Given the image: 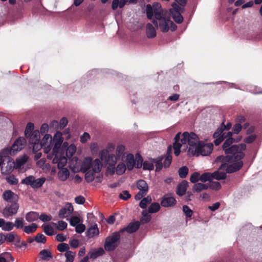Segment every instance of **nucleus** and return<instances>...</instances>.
Here are the masks:
<instances>
[{
    "mask_svg": "<svg viewBox=\"0 0 262 262\" xmlns=\"http://www.w3.org/2000/svg\"><path fill=\"white\" fill-rule=\"evenodd\" d=\"M160 208V206L158 203H152L148 208L149 213H155L158 212Z\"/></svg>",
    "mask_w": 262,
    "mask_h": 262,
    "instance_id": "obj_46",
    "label": "nucleus"
},
{
    "mask_svg": "<svg viewBox=\"0 0 262 262\" xmlns=\"http://www.w3.org/2000/svg\"><path fill=\"white\" fill-rule=\"evenodd\" d=\"M104 252L102 248L93 249L89 252V258L95 259L102 255Z\"/></svg>",
    "mask_w": 262,
    "mask_h": 262,
    "instance_id": "obj_25",
    "label": "nucleus"
},
{
    "mask_svg": "<svg viewBox=\"0 0 262 262\" xmlns=\"http://www.w3.org/2000/svg\"><path fill=\"white\" fill-rule=\"evenodd\" d=\"M213 145L211 143H207L201 141L196 147V151L193 156L200 155L206 156L209 155L213 149Z\"/></svg>",
    "mask_w": 262,
    "mask_h": 262,
    "instance_id": "obj_9",
    "label": "nucleus"
},
{
    "mask_svg": "<svg viewBox=\"0 0 262 262\" xmlns=\"http://www.w3.org/2000/svg\"><path fill=\"white\" fill-rule=\"evenodd\" d=\"M85 226L82 224H79L76 226L75 230L78 233H81L84 231Z\"/></svg>",
    "mask_w": 262,
    "mask_h": 262,
    "instance_id": "obj_61",
    "label": "nucleus"
},
{
    "mask_svg": "<svg viewBox=\"0 0 262 262\" xmlns=\"http://www.w3.org/2000/svg\"><path fill=\"white\" fill-rule=\"evenodd\" d=\"M59 169L60 170L57 174L59 180L61 181H66L70 176V172L69 170L64 167Z\"/></svg>",
    "mask_w": 262,
    "mask_h": 262,
    "instance_id": "obj_21",
    "label": "nucleus"
},
{
    "mask_svg": "<svg viewBox=\"0 0 262 262\" xmlns=\"http://www.w3.org/2000/svg\"><path fill=\"white\" fill-rule=\"evenodd\" d=\"M7 181L10 184L16 185L18 183V180L14 175H10L6 178Z\"/></svg>",
    "mask_w": 262,
    "mask_h": 262,
    "instance_id": "obj_54",
    "label": "nucleus"
},
{
    "mask_svg": "<svg viewBox=\"0 0 262 262\" xmlns=\"http://www.w3.org/2000/svg\"><path fill=\"white\" fill-rule=\"evenodd\" d=\"M14 226L17 229H21L24 226V221L23 219H16L15 221Z\"/></svg>",
    "mask_w": 262,
    "mask_h": 262,
    "instance_id": "obj_59",
    "label": "nucleus"
},
{
    "mask_svg": "<svg viewBox=\"0 0 262 262\" xmlns=\"http://www.w3.org/2000/svg\"><path fill=\"white\" fill-rule=\"evenodd\" d=\"M183 210L185 215L188 217L191 216L192 214V211L189 208V207L186 205H184L183 207Z\"/></svg>",
    "mask_w": 262,
    "mask_h": 262,
    "instance_id": "obj_62",
    "label": "nucleus"
},
{
    "mask_svg": "<svg viewBox=\"0 0 262 262\" xmlns=\"http://www.w3.org/2000/svg\"><path fill=\"white\" fill-rule=\"evenodd\" d=\"M14 224L10 222H6L4 219H0V227L4 231H9L13 229Z\"/></svg>",
    "mask_w": 262,
    "mask_h": 262,
    "instance_id": "obj_24",
    "label": "nucleus"
},
{
    "mask_svg": "<svg viewBox=\"0 0 262 262\" xmlns=\"http://www.w3.org/2000/svg\"><path fill=\"white\" fill-rule=\"evenodd\" d=\"M28 159V156L24 155L17 158L16 160L15 168L21 170V166L24 165Z\"/></svg>",
    "mask_w": 262,
    "mask_h": 262,
    "instance_id": "obj_27",
    "label": "nucleus"
},
{
    "mask_svg": "<svg viewBox=\"0 0 262 262\" xmlns=\"http://www.w3.org/2000/svg\"><path fill=\"white\" fill-rule=\"evenodd\" d=\"M151 202V198L150 196H147L143 198L140 203V207L142 208H146L147 205Z\"/></svg>",
    "mask_w": 262,
    "mask_h": 262,
    "instance_id": "obj_45",
    "label": "nucleus"
},
{
    "mask_svg": "<svg viewBox=\"0 0 262 262\" xmlns=\"http://www.w3.org/2000/svg\"><path fill=\"white\" fill-rule=\"evenodd\" d=\"M135 0H113L112 4V8L116 10L119 7L122 8L127 2L134 3Z\"/></svg>",
    "mask_w": 262,
    "mask_h": 262,
    "instance_id": "obj_23",
    "label": "nucleus"
},
{
    "mask_svg": "<svg viewBox=\"0 0 262 262\" xmlns=\"http://www.w3.org/2000/svg\"><path fill=\"white\" fill-rule=\"evenodd\" d=\"M73 207L71 204L67 203L64 207L61 208L58 212V216L59 218L64 219L68 217L73 212Z\"/></svg>",
    "mask_w": 262,
    "mask_h": 262,
    "instance_id": "obj_17",
    "label": "nucleus"
},
{
    "mask_svg": "<svg viewBox=\"0 0 262 262\" xmlns=\"http://www.w3.org/2000/svg\"><path fill=\"white\" fill-rule=\"evenodd\" d=\"M35 241L37 243H44L46 241V238L44 235L40 234L36 235Z\"/></svg>",
    "mask_w": 262,
    "mask_h": 262,
    "instance_id": "obj_63",
    "label": "nucleus"
},
{
    "mask_svg": "<svg viewBox=\"0 0 262 262\" xmlns=\"http://www.w3.org/2000/svg\"><path fill=\"white\" fill-rule=\"evenodd\" d=\"M137 187L140 190L139 191L147 194L148 190V187L147 184L145 181L143 180H139L137 183Z\"/></svg>",
    "mask_w": 262,
    "mask_h": 262,
    "instance_id": "obj_28",
    "label": "nucleus"
},
{
    "mask_svg": "<svg viewBox=\"0 0 262 262\" xmlns=\"http://www.w3.org/2000/svg\"><path fill=\"white\" fill-rule=\"evenodd\" d=\"M57 249L60 252L69 251V246L68 244L62 243L57 246Z\"/></svg>",
    "mask_w": 262,
    "mask_h": 262,
    "instance_id": "obj_53",
    "label": "nucleus"
},
{
    "mask_svg": "<svg viewBox=\"0 0 262 262\" xmlns=\"http://www.w3.org/2000/svg\"><path fill=\"white\" fill-rule=\"evenodd\" d=\"M37 228V225L35 223H32L30 225L25 226L24 231L27 234H30L34 232Z\"/></svg>",
    "mask_w": 262,
    "mask_h": 262,
    "instance_id": "obj_37",
    "label": "nucleus"
},
{
    "mask_svg": "<svg viewBox=\"0 0 262 262\" xmlns=\"http://www.w3.org/2000/svg\"><path fill=\"white\" fill-rule=\"evenodd\" d=\"M188 172V168L186 166H183L179 170V174L181 178L186 177Z\"/></svg>",
    "mask_w": 262,
    "mask_h": 262,
    "instance_id": "obj_51",
    "label": "nucleus"
},
{
    "mask_svg": "<svg viewBox=\"0 0 262 262\" xmlns=\"http://www.w3.org/2000/svg\"><path fill=\"white\" fill-rule=\"evenodd\" d=\"M19 205L16 203L6 206L2 211V214L6 217L12 216L16 214L19 209Z\"/></svg>",
    "mask_w": 262,
    "mask_h": 262,
    "instance_id": "obj_14",
    "label": "nucleus"
},
{
    "mask_svg": "<svg viewBox=\"0 0 262 262\" xmlns=\"http://www.w3.org/2000/svg\"><path fill=\"white\" fill-rule=\"evenodd\" d=\"M100 160L108 165L107 172L113 174L115 171V165L118 158L114 154H109L107 150H101L99 154Z\"/></svg>",
    "mask_w": 262,
    "mask_h": 262,
    "instance_id": "obj_5",
    "label": "nucleus"
},
{
    "mask_svg": "<svg viewBox=\"0 0 262 262\" xmlns=\"http://www.w3.org/2000/svg\"><path fill=\"white\" fill-rule=\"evenodd\" d=\"M209 187L211 188L212 189L214 190H219L221 188V186L218 182H212L210 181L209 184L208 185Z\"/></svg>",
    "mask_w": 262,
    "mask_h": 262,
    "instance_id": "obj_56",
    "label": "nucleus"
},
{
    "mask_svg": "<svg viewBox=\"0 0 262 262\" xmlns=\"http://www.w3.org/2000/svg\"><path fill=\"white\" fill-rule=\"evenodd\" d=\"M63 142V138L61 132H57L54 136L53 143L54 144V147L53 151L61 150V146Z\"/></svg>",
    "mask_w": 262,
    "mask_h": 262,
    "instance_id": "obj_19",
    "label": "nucleus"
},
{
    "mask_svg": "<svg viewBox=\"0 0 262 262\" xmlns=\"http://www.w3.org/2000/svg\"><path fill=\"white\" fill-rule=\"evenodd\" d=\"M39 218V214L36 212L31 211L26 214V220L28 222L36 221Z\"/></svg>",
    "mask_w": 262,
    "mask_h": 262,
    "instance_id": "obj_30",
    "label": "nucleus"
},
{
    "mask_svg": "<svg viewBox=\"0 0 262 262\" xmlns=\"http://www.w3.org/2000/svg\"><path fill=\"white\" fill-rule=\"evenodd\" d=\"M126 169L127 167L126 166L125 164L122 161L119 163L116 168H115V171H116L117 174L121 175L125 172Z\"/></svg>",
    "mask_w": 262,
    "mask_h": 262,
    "instance_id": "obj_33",
    "label": "nucleus"
},
{
    "mask_svg": "<svg viewBox=\"0 0 262 262\" xmlns=\"http://www.w3.org/2000/svg\"><path fill=\"white\" fill-rule=\"evenodd\" d=\"M26 141L25 138L20 137L18 138L13 143L11 148H5V150H8V154L10 156L15 155L18 151L23 149L26 145Z\"/></svg>",
    "mask_w": 262,
    "mask_h": 262,
    "instance_id": "obj_12",
    "label": "nucleus"
},
{
    "mask_svg": "<svg viewBox=\"0 0 262 262\" xmlns=\"http://www.w3.org/2000/svg\"><path fill=\"white\" fill-rule=\"evenodd\" d=\"M122 161L125 164L127 169L132 170L134 167L140 168L142 165L143 159L140 155H136V158L133 154L126 153L125 157L122 158Z\"/></svg>",
    "mask_w": 262,
    "mask_h": 262,
    "instance_id": "obj_6",
    "label": "nucleus"
},
{
    "mask_svg": "<svg viewBox=\"0 0 262 262\" xmlns=\"http://www.w3.org/2000/svg\"><path fill=\"white\" fill-rule=\"evenodd\" d=\"M52 224L56 229L60 231L64 230L68 226L67 223L63 221H59L57 223H53Z\"/></svg>",
    "mask_w": 262,
    "mask_h": 262,
    "instance_id": "obj_38",
    "label": "nucleus"
},
{
    "mask_svg": "<svg viewBox=\"0 0 262 262\" xmlns=\"http://www.w3.org/2000/svg\"><path fill=\"white\" fill-rule=\"evenodd\" d=\"M171 6L172 8L169 10V11L173 20L179 24L182 23L183 18L180 12L181 8L176 3H173Z\"/></svg>",
    "mask_w": 262,
    "mask_h": 262,
    "instance_id": "obj_15",
    "label": "nucleus"
},
{
    "mask_svg": "<svg viewBox=\"0 0 262 262\" xmlns=\"http://www.w3.org/2000/svg\"><path fill=\"white\" fill-rule=\"evenodd\" d=\"M14 258L9 252H4L0 254V262H12Z\"/></svg>",
    "mask_w": 262,
    "mask_h": 262,
    "instance_id": "obj_29",
    "label": "nucleus"
},
{
    "mask_svg": "<svg viewBox=\"0 0 262 262\" xmlns=\"http://www.w3.org/2000/svg\"><path fill=\"white\" fill-rule=\"evenodd\" d=\"M42 228L44 232L48 235L51 236L54 234V231L53 228L50 225H44L42 226Z\"/></svg>",
    "mask_w": 262,
    "mask_h": 262,
    "instance_id": "obj_44",
    "label": "nucleus"
},
{
    "mask_svg": "<svg viewBox=\"0 0 262 262\" xmlns=\"http://www.w3.org/2000/svg\"><path fill=\"white\" fill-rule=\"evenodd\" d=\"M76 147L74 144L70 145L67 149L66 155L69 158L72 157L75 153Z\"/></svg>",
    "mask_w": 262,
    "mask_h": 262,
    "instance_id": "obj_42",
    "label": "nucleus"
},
{
    "mask_svg": "<svg viewBox=\"0 0 262 262\" xmlns=\"http://www.w3.org/2000/svg\"><path fill=\"white\" fill-rule=\"evenodd\" d=\"M81 166L85 172V179L86 182L90 183L94 181L95 174L100 172L102 164L99 159L92 161L91 157H86L84 158Z\"/></svg>",
    "mask_w": 262,
    "mask_h": 262,
    "instance_id": "obj_3",
    "label": "nucleus"
},
{
    "mask_svg": "<svg viewBox=\"0 0 262 262\" xmlns=\"http://www.w3.org/2000/svg\"><path fill=\"white\" fill-rule=\"evenodd\" d=\"M201 142L197 135L193 132H186L182 135L181 134V133H178L174 138V142L173 145L174 153L176 156H179L181 151H185L186 150L188 145L189 147L188 150V154L189 156H193L196 151V146Z\"/></svg>",
    "mask_w": 262,
    "mask_h": 262,
    "instance_id": "obj_2",
    "label": "nucleus"
},
{
    "mask_svg": "<svg viewBox=\"0 0 262 262\" xmlns=\"http://www.w3.org/2000/svg\"><path fill=\"white\" fill-rule=\"evenodd\" d=\"M119 196L120 199L123 200H127L130 198L131 195L128 191L124 190L119 194Z\"/></svg>",
    "mask_w": 262,
    "mask_h": 262,
    "instance_id": "obj_55",
    "label": "nucleus"
},
{
    "mask_svg": "<svg viewBox=\"0 0 262 262\" xmlns=\"http://www.w3.org/2000/svg\"><path fill=\"white\" fill-rule=\"evenodd\" d=\"M80 222V219L77 216H74L71 217L70 221V223L72 226H76V225L79 224Z\"/></svg>",
    "mask_w": 262,
    "mask_h": 262,
    "instance_id": "obj_58",
    "label": "nucleus"
},
{
    "mask_svg": "<svg viewBox=\"0 0 262 262\" xmlns=\"http://www.w3.org/2000/svg\"><path fill=\"white\" fill-rule=\"evenodd\" d=\"M176 203V200L171 195V194H167L165 195L161 201V205L162 206L164 207H171L174 205Z\"/></svg>",
    "mask_w": 262,
    "mask_h": 262,
    "instance_id": "obj_18",
    "label": "nucleus"
},
{
    "mask_svg": "<svg viewBox=\"0 0 262 262\" xmlns=\"http://www.w3.org/2000/svg\"><path fill=\"white\" fill-rule=\"evenodd\" d=\"M167 153L168 155L165 158L164 162V166L165 167H169L171 162L172 157L170 155L171 153V148L170 146L168 147Z\"/></svg>",
    "mask_w": 262,
    "mask_h": 262,
    "instance_id": "obj_39",
    "label": "nucleus"
},
{
    "mask_svg": "<svg viewBox=\"0 0 262 262\" xmlns=\"http://www.w3.org/2000/svg\"><path fill=\"white\" fill-rule=\"evenodd\" d=\"M208 188H209L208 185L199 183L193 185L192 190L193 192H199L207 189Z\"/></svg>",
    "mask_w": 262,
    "mask_h": 262,
    "instance_id": "obj_32",
    "label": "nucleus"
},
{
    "mask_svg": "<svg viewBox=\"0 0 262 262\" xmlns=\"http://www.w3.org/2000/svg\"><path fill=\"white\" fill-rule=\"evenodd\" d=\"M49 159L52 160V163L56 164L58 168L64 167L67 163V160L61 150L52 151V152L47 156Z\"/></svg>",
    "mask_w": 262,
    "mask_h": 262,
    "instance_id": "obj_8",
    "label": "nucleus"
},
{
    "mask_svg": "<svg viewBox=\"0 0 262 262\" xmlns=\"http://www.w3.org/2000/svg\"><path fill=\"white\" fill-rule=\"evenodd\" d=\"M162 158H159V159L153 160V162L156 163V170L159 171L161 169L162 167V165L161 163Z\"/></svg>",
    "mask_w": 262,
    "mask_h": 262,
    "instance_id": "obj_60",
    "label": "nucleus"
},
{
    "mask_svg": "<svg viewBox=\"0 0 262 262\" xmlns=\"http://www.w3.org/2000/svg\"><path fill=\"white\" fill-rule=\"evenodd\" d=\"M14 195V193L12 191L7 190L4 192L3 198L6 201L11 202Z\"/></svg>",
    "mask_w": 262,
    "mask_h": 262,
    "instance_id": "obj_41",
    "label": "nucleus"
},
{
    "mask_svg": "<svg viewBox=\"0 0 262 262\" xmlns=\"http://www.w3.org/2000/svg\"><path fill=\"white\" fill-rule=\"evenodd\" d=\"M28 138H29V143L34 144L33 148H35V146L39 143L40 140L39 132L37 130H34Z\"/></svg>",
    "mask_w": 262,
    "mask_h": 262,
    "instance_id": "obj_20",
    "label": "nucleus"
},
{
    "mask_svg": "<svg viewBox=\"0 0 262 262\" xmlns=\"http://www.w3.org/2000/svg\"><path fill=\"white\" fill-rule=\"evenodd\" d=\"M52 137L49 134H46L40 142V146L44 149V151L48 153L51 149Z\"/></svg>",
    "mask_w": 262,
    "mask_h": 262,
    "instance_id": "obj_16",
    "label": "nucleus"
},
{
    "mask_svg": "<svg viewBox=\"0 0 262 262\" xmlns=\"http://www.w3.org/2000/svg\"><path fill=\"white\" fill-rule=\"evenodd\" d=\"M213 173L206 172L202 174L200 177V180L202 182L211 181L213 179Z\"/></svg>",
    "mask_w": 262,
    "mask_h": 262,
    "instance_id": "obj_43",
    "label": "nucleus"
},
{
    "mask_svg": "<svg viewBox=\"0 0 262 262\" xmlns=\"http://www.w3.org/2000/svg\"><path fill=\"white\" fill-rule=\"evenodd\" d=\"M40 254L41 256L42 259L44 260H49V258L51 257V252L47 250H41Z\"/></svg>",
    "mask_w": 262,
    "mask_h": 262,
    "instance_id": "obj_52",
    "label": "nucleus"
},
{
    "mask_svg": "<svg viewBox=\"0 0 262 262\" xmlns=\"http://www.w3.org/2000/svg\"><path fill=\"white\" fill-rule=\"evenodd\" d=\"M154 162L149 161H145L143 164V168L144 170H152L154 168Z\"/></svg>",
    "mask_w": 262,
    "mask_h": 262,
    "instance_id": "obj_50",
    "label": "nucleus"
},
{
    "mask_svg": "<svg viewBox=\"0 0 262 262\" xmlns=\"http://www.w3.org/2000/svg\"><path fill=\"white\" fill-rule=\"evenodd\" d=\"M125 149V147L124 146L122 145H118L116 149L115 156H117V158L125 157L126 155V154L124 152Z\"/></svg>",
    "mask_w": 262,
    "mask_h": 262,
    "instance_id": "obj_35",
    "label": "nucleus"
},
{
    "mask_svg": "<svg viewBox=\"0 0 262 262\" xmlns=\"http://www.w3.org/2000/svg\"><path fill=\"white\" fill-rule=\"evenodd\" d=\"M33 129L34 124L31 122L28 123L27 125L25 132V137L26 138H28L29 136H30V134L33 132Z\"/></svg>",
    "mask_w": 262,
    "mask_h": 262,
    "instance_id": "obj_47",
    "label": "nucleus"
},
{
    "mask_svg": "<svg viewBox=\"0 0 262 262\" xmlns=\"http://www.w3.org/2000/svg\"><path fill=\"white\" fill-rule=\"evenodd\" d=\"M6 161L7 162L4 163L1 168V172L5 175L10 173L15 168V163L13 159L8 156Z\"/></svg>",
    "mask_w": 262,
    "mask_h": 262,
    "instance_id": "obj_13",
    "label": "nucleus"
},
{
    "mask_svg": "<svg viewBox=\"0 0 262 262\" xmlns=\"http://www.w3.org/2000/svg\"><path fill=\"white\" fill-rule=\"evenodd\" d=\"M5 240L9 242H11L14 240H16L17 242H19L20 237L16 234H15L14 233L12 232L7 234L5 236Z\"/></svg>",
    "mask_w": 262,
    "mask_h": 262,
    "instance_id": "obj_40",
    "label": "nucleus"
},
{
    "mask_svg": "<svg viewBox=\"0 0 262 262\" xmlns=\"http://www.w3.org/2000/svg\"><path fill=\"white\" fill-rule=\"evenodd\" d=\"M99 234V229L96 224L90 227L86 232V235L88 238H93L95 236H97Z\"/></svg>",
    "mask_w": 262,
    "mask_h": 262,
    "instance_id": "obj_22",
    "label": "nucleus"
},
{
    "mask_svg": "<svg viewBox=\"0 0 262 262\" xmlns=\"http://www.w3.org/2000/svg\"><path fill=\"white\" fill-rule=\"evenodd\" d=\"M233 142V138L226 139L223 145V148L226 154L234 155L235 159H242L244 155L242 151L246 149V146L244 144L233 145L229 147V146Z\"/></svg>",
    "mask_w": 262,
    "mask_h": 262,
    "instance_id": "obj_4",
    "label": "nucleus"
},
{
    "mask_svg": "<svg viewBox=\"0 0 262 262\" xmlns=\"http://www.w3.org/2000/svg\"><path fill=\"white\" fill-rule=\"evenodd\" d=\"M188 182L186 181H182L177 187V194L180 196L183 195L186 192Z\"/></svg>",
    "mask_w": 262,
    "mask_h": 262,
    "instance_id": "obj_26",
    "label": "nucleus"
},
{
    "mask_svg": "<svg viewBox=\"0 0 262 262\" xmlns=\"http://www.w3.org/2000/svg\"><path fill=\"white\" fill-rule=\"evenodd\" d=\"M64 255L66 257V262H73L76 254L75 252L69 251L65 253Z\"/></svg>",
    "mask_w": 262,
    "mask_h": 262,
    "instance_id": "obj_48",
    "label": "nucleus"
},
{
    "mask_svg": "<svg viewBox=\"0 0 262 262\" xmlns=\"http://www.w3.org/2000/svg\"><path fill=\"white\" fill-rule=\"evenodd\" d=\"M46 181L45 178L35 179L33 176L26 177L21 181V183L30 185L33 188H38L42 186Z\"/></svg>",
    "mask_w": 262,
    "mask_h": 262,
    "instance_id": "obj_11",
    "label": "nucleus"
},
{
    "mask_svg": "<svg viewBox=\"0 0 262 262\" xmlns=\"http://www.w3.org/2000/svg\"><path fill=\"white\" fill-rule=\"evenodd\" d=\"M200 174L198 172H194L191 174L190 178V181L192 183H195L200 180Z\"/></svg>",
    "mask_w": 262,
    "mask_h": 262,
    "instance_id": "obj_57",
    "label": "nucleus"
},
{
    "mask_svg": "<svg viewBox=\"0 0 262 262\" xmlns=\"http://www.w3.org/2000/svg\"><path fill=\"white\" fill-rule=\"evenodd\" d=\"M142 215L143 216L141 219V222L142 223H147L150 221L151 216L146 212V211H143L142 212Z\"/></svg>",
    "mask_w": 262,
    "mask_h": 262,
    "instance_id": "obj_49",
    "label": "nucleus"
},
{
    "mask_svg": "<svg viewBox=\"0 0 262 262\" xmlns=\"http://www.w3.org/2000/svg\"><path fill=\"white\" fill-rule=\"evenodd\" d=\"M139 227V224L138 222L130 223L125 229V230L132 233L137 231Z\"/></svg>",
    "mask_w": 262,
    "mask_h": 262,
    "instance_id": "obj_36",
    "label": "nucleus"
},
{
    "mask_svg": "<svg viewBox=\"0 0 262 262\" xmlns=\"http://www.w3.org/2000/svg\"><path fill=\"white\" fill-rule=\"evenodd\" d=\"M146 34L148 38H154L156 36V30L150 24L146 25Z\"/></svg>",
    "mask_w": 262,
    "mask_h": 262,
    "instance_id": "obj_31",
    "label": "nucleus"
},
{
    "mask_svg": "<svg viewBox=\"0 0 262 262\" xmlns=\"http://www.w3.org/2000/svg\"><path fill=\"white\" fill-rule=\"evenodd\" d=\"M220 168L218 170L214 171L213 173V179H215L217 180H224L226 178V173L221 171Z\"/></svg>",
    "mask_w": 262,
    "mask_h": 262,
    "instance_id": "obj_34",
    "label": "nucleus"
},
{
    "mask_svg": "<svg viewBox=\"0 0 262 262\" xmlns=\"http://www.w3.org/2000/svg\"><path fill=\"white\" fill-rule=\"evenodd\" d=\"M241 159H235L234 155L227 156L226 160L228 161L231 164L224 163L220 166L221 169H226L227 172L232 173L239 170L243 166V163L240 160Z\"/></svg>",
    "mask_w": 262,
    "mask_h": 262,
    "instance_id": "obj_7",
    "label": "nucleus"
},
{
    "mask_svg": "<svg viewBox=\"0 0 262 262\" xmlns=\"http://www.w3.org/2000/svg\"><path fill=\"white\" fill-rule=\"evenodd\" d=\"M147 18L151 19L154 15L155 19L152 20V23L158 26L160 30L163 32H167L169 30L174 31L177 29V26L171 21L169 17H166V12L161 8L160 4L155 3L151 6L148 4L146 8Z\"/></svg>",
    "mask_w": 262,
    "mask_h": 262,
    "instance_id": "obj_1",
    "label": "nucleus"
},
{
    "mask_svg": "<svg viewBox=\"0 0 262 262\" xmlns=\"http://www.w3.org/2000/svg\"><path fill=\"white\" fill-rule=\"evenodd\" d=\"M120 235L117 233H114L111 236L107 237L105 239L104 248L106 251H113L118 246L119 243Z\"/></svg>",
    "mask_w": 262,
    "mask_h": 262,
    "instance_id": "obj_10",
    "label": "nucleus"
},
{
    "mask_svg": "<svg viewBox=\"0 0 262 262\" xmlns=\"http://www.w3.org/2000/svg\"><path fill=\"white\" fill-rule=\"evenodd\" d=\"M242 126L241 124L239 123H236L235 124L233 127V132L234 134H238L241 129H242Z\"/></svg>",
    "mask_w": 262,
    "mask_h": 262,
    "instance_id": "obj_64",
    "label": "nucleus"
}]
</instances>
